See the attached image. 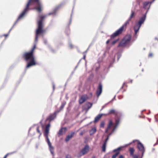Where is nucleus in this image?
Segmentation results:
<instances>
[{
  "label": "nucleus",
  "instance_id": "obj_50",
  "mask_svg": "<svg viewBox=\"0 0 158 158\" xmlns=\"http://www.w3.org/2000/svg\"><path fill=\"white\" fill-rule=\"evenodd\" d=\"M155 39H156V40H158L157 38H155Z\"/></svg>",
  "mask_w": 158,
  "mask_h": 158
},
{
  "label": "nucleus",
  "instance_id": "obj_14",
  "mask_svg": "<svg viewBox=\"0 0 158 158\" xmlns=\"http://www.w3.org/2000/svg\"><path fill=\"white\" fill-rule=\"evenodd\" d=\"M67 131V128L66 127H62L59 131L58 135L59 137L62 135Z\"/></svg>",
  "mask_w": 158,
  "mask_h": 158
},
{
  "label": "nucleus",
  "instance_id": "obj_29",
  "mask_svg": "<svg viewBox=\"0 0 158 158\" xmlns=\"http://www.w3.org/2000/svg\"><path fill=\"white\" fill-rule=\"evenodd\" d=\"M105 125V123L104 121H102L101 122L100 125V127L101 128H104Z\"/></svg>",
  "mask_w": 158,
  "mask_h": 158
},
{
  "label": "nucleus",
  "instance_id": "obj_12",
  "mask_svg": "<svg viewBox=\"0 0 158 158\" xmlns=\"http://www.w3.org/2000/svg\"><path fill=\"white\" fill-rule=\"evenodd\" d=\"M88 99V96L87 95H82L79 100V103L81 104L84 103Z\"/></svg>",
  "mask_w": 158,
  "mask_h": 158
},
{
  "label": "nucleus",
  "instance_id": "obj_51",
  "mask_svg": "<svg viewBox=\"0 0 158 158\" xmlns=\"http://www.w3.org/2000/svg\"><path fill=\"white\" fill-rule=\"evenodd\" d=\"M68 31H69V32H70V30H68Z\"/></svg>",
  "mask_w": 158,
  "mask_h": 158
},
{
  "label": "nucleus",
  "instance_id": "obj_25",
  "mask_svg": "<svg viewBox=\"0 0 158 158\" xmlns=\"http://www.w3.org/2000/svg\"><path fill=\"white\" fill-rule=\"evenodd\" d=\"M49 147V148L50 149V150L52 153V154H53L54 152V148L52 146L51 144L50 146L49 145H48Z\"/></svg>",
  "mask_w": 158,
  "mask_h": 158
},
{
  "label": "nucleus",
  "instance_id": "obj_16",
  "mask_svg": "<svg viewBox=\"0 0 158 158\" xmlns=\"http://www.w3.org/2000/svg\"><path fill=\"white\" fill-rule=\"evenodd\" d=\"M50 127V123L46 125L44 130V135H48Z\"/></svg>",
  "mask_w": 158,
  "mask_h": 158
},
{
  "label": "nucleus",
  "instance_id": "obj_23",
  "mask_svg": "<svg viewBox=\"0 0 158 158\" xmlns=\"http://www.w3.org/2000/svg\"><path fill=\"white\" fill-rule=\"evenodd\" d=\"M96 131V129L95 128H93L90 131V135H93L94 134Z\"/></svg>",
  "mask_w": 158,
  "mask_h": 158
},
{
  "label": "nucleus",
  "instance_id": "obj_37",
  "mask_svg": "<svg viewBox=\"0 0 158 158\" xmlns=\"http://www.w3.org/2000/svg\"><path fill=\"white\" fill-rule=\"evenodd\" d=\"M131 157H133V158H138V156L137 155H134V156H132Z\"/></svg>",
  "mask_w": 158,
  "mask_h": 158
},
{
  "label": "nucleus",
  "instance_id": "obj_38",
  "mask_svg": "<svg viewBox=\"0 0 158 158\" xmlns=\"http://www.w3.org/2000/svg\"><path fill=\"white\" fill-rule=\"evenodd\" d=\"M153 56V54L152 53H150L148 55V57H152Z\"/></svg>",
  "mask_w": 158,
  "mask_h": 158
},
{
  "label": "nucleus",
  "instance_id": "obj_19",
  "mask_svg": "<svg viewBox=\"0 0 158 158\" xmlns=\"http://www.w3.org/2000/svg\"><path fill=\"white\" fill-rule=\"evenodd\" d=\"M141 26L139 25L138 24L136 25L134 27V30L135 32V35L136 36H137V34L138 31Z\"/></svg>",
  "mask_w": 158,
  "mask_h": 158
},
{
  "label": "nucleus",
  "instance_id": "obj_17",
  "mask_svg": "<svg viewBox=\"0 0 158 158\" xmlns=\"http://www.w3.org/2000/svg\"><path fill=\"white\" fill-rule=\"evenodd\" d=\"M74 134L75 132H71L70 134H69L66 136L65 139V141L66 142L68 141L70 139H71L74 136Z\"/></svg>",
  "mask_w": 158,
  "mask_h": 158
},
{
  "label": "nucleus",
  "instance_id": "obj_10",
  "mask_svg": "<svg viewBox=\"0 0 158 158\" xmlns=\"http://www.w3.org/2000/svg\"><path fill=\"white\" fill-rule=\"evenodd\" d=\"M92 104L89 102H86L83 106V109L84 110H88L92 106Z\"/></svg>",
  "mask_w": 158,
  "mask_h": 158
},
{
  "label": "nucleus",
  "instance_id": "obj_33",
  "mask_svg": "<svg viewBox=\"0 0 158 158\" xmlns=\"http://www.w3.org/2000/svg\"><path fill=\"white\" fill-rule=\"evenodd\" d=\"M14 153H7L4 157L3 158H6L7 156L9 155L12 154Z\"/></svg>",
  "mask_w": 158,
  "mask_h": 158
},
{
  "label": "nucleus",
  "instance_id": "obj_28",
  "mask_svg": "<svg viewBox=\"0 0 158 158\" xmlns=\"http://www.w3.org/2000/svg\"><path fill=\"white\" fill-rule=\"evenodd\" d=\"M119 120L118 119H116V120H115V126L114 128H115V127L118 125L119 124ZM114 129L115 128L113 129V131H114Z\"/></svg>",
  "mask_w": 158,
  "mask_h": 158
},
{
  "label": "nucleus",
  "instance_id": "obj_36",
  "mask_svg": "<svg viewBox=\"0 0 158 158\" xmlns=\"http://www.w3.org/2000/svg\"><path fill=\"white\" fill-rule=\"evenodd\" d=\"M64 104H62L60 107V110L64 108Z\"/></svg>",
  "mask_w": 158,
  "mask_h": 158
},
{
  "label": "nucleus",
  "instance_id": "obj_47",
  "mask_svg": "<svg viewBox=\"0 0 158 158\" xmlns=\"http://www.w3.org/2000/svg\"><path fill=\"white\" fill-rule=\"evenodd\" d=\"M92 158H95V156H94L92 157Z\"/></svg>",
  "mask_w": 158,
  "mask_h": 158
},
{
  "label": "nucleus",
  "instance_id": "obj_48",
  "mask_svg": "<svg viewBox=\"0 0 158 158\" xmlns=\"http://www.w3.org/2000/svg\"><path fill=\"white\" fill-rule=\"evenodd\" d=\"M53 88L54 89V85H53Z\"/></svg>",
  "mask_w": 158,
  "mask_h": 158
},
{
  "label": "nucleus",
  "instance_id": "obj_4",
  "mask_svg": "<svg viewBox=\"0 0 158 158\" xmlns=\"http://www.w3.org/2000/svg\"><path fill=\"white\" fill-rule=\"evenodd\" d=\"M131 39V36L130 35H127L122 40L118 45V47H125L128 44Z\"/></svg>",
  "mask_w": 158,
  "mask_h": 158
},
{
  "label": "nucleus",
  "instance_id": "obj_27",
  "mask_svg": "<svg viewBox=\"0 0 158 158\" xmlns=\"http://www.w3.org/2000/svg\"><path fill=\"white\" fill-rule=\"evenodd\" d=\"M106 145V144H105V143H103L102 147V151L103 152H105Z\"/></svg>",
  "mask_w": 158,
  "mask_h": 158
},
{
  "label": "nucleus",
  "instance_id": "obj_18",
  "mask_svg": "<svg viewBox=\"0 0 158 158\" xmlns=\"http://www.w3.org/2000/svg\"><path fill=\"white\" fill-rule=\"evenodd\" d=\"M118 113V112L117 110L114 109H111L109 110L108 114H113L115 116H117Z\"/></svg>",
  "mask_w": 158,
  "mask_h": 158
},
{
  "label": "nucleus",
  "instance_id": "obj_1",
  "mask_svg": "<svg viewBox=\"0 0 158 158\" xmlns=\"http://www.w3.org/2000/svg\"><path fill=\"white\" fill-rule=\"evenodd\" d=\"M30 9L36 10L38 12L40 13L43 10V6L40 0H29L25 8L22 13L19 16L16 22L14 23L9 31V33L13 28L17 22L22 18L25 15L27 12Z\"/></svg>",
  "mask_w": 158,
  "mask_h": 158
},
{
  "label": "nucleus",
  "instance_id": "obj_11",
  "mask_svg": "<svg viewBox=\"0 0 158 158\" xmlns=\"http://www.w3.org/2000/svg\"><path fill=\"white\" fill-rule=\"evenodd\" d=\"M122 148V147L118 148L116 149H115L113 151L114 152H115V153L113 155L112 158H116L118 154L120 153V151Z\"/></svg>",
  "mask_w": 158,
  "mask_h": 158
},
{
  "label": "nucleus",
  "instance_id": "obj_53",
  "mask_svg": "<svg viewBox=\"0 0 158 158\" xmlns=\"http://www.w3.org/2000/svg\"><path fill=\"white\" fill-rule=\"evenodd\" d=\"M157 93L158 94V91L157 92Z\"/></svg>",
  "mask_w": 158,
  "mask_h": 158
},
{
  "label": "nucleus",
  "instance_id": "obj_22",
  "mask_svg": "<svg viewBox=\"0 0 158 158\" xmlns=\"http://www.w3.org/2000/svg\"><path fill=\"white\" fill-rule=\"evenodd\" d=\"M103 114H98L95 118L94 119V122H96L98 121L99 119L102 117L103 116Z\"/></svg>",
  "mask_w": 158,
  "mask_h": 158
},
{
  "label": "nucleus",
  "instance_id": "obj_9",
  "mask_svg": "<svg viewBox=\"0 0 158 158\" xmlns=\"http://www.w3.org/2000/svg\"><path fill=\"white\" fill-rule=\"evenodd\" d=\"M56 112H55L53 114L50 115L49 117L47 118L46 121L48 120L50 122L56 117Z\"/></svg>",
  "mask_w": 158,
  "mask_h": 158
},
{
  "label": "nucleus",
  "instance_id": "obj_24",
  "mask_svg": "<svg viewBox=\"0 0 158 158\" xmlns=\"http://www.w3.org/2000/svg\"><path fill=\"white\" fill-rule=\"evenodd\" d=\"M44 135L45 136V137L46 138V141L48 143V145H49L50 146L51 144V143H50V140H49V139L48 138V135Z\"/></svg>",
  "mask_w": 158,
  "mask_h": 158
},
{
  "label": "nucleus",
  "instance_id": "obj_40",
  "mask_svg": "<svg viewBox=\"0 0 158 158\" xmlns=\"http://www.w3.org/2000/svg\"><path fill=\"white\" fill-rule=\"evenodd\" d=\"M112 40V39H110V40H108L106 42V44H108L110 42V40Z\"/></svg>",
  "mask_w": 158,
  "mask_h": 158
},
{
  "label": "nucleus",
  "instance_id": "obj_32",
  "mask_svg": "<svg viewBox=\"0 0 158 158\" xmlns=\"http://www.w3.org/2000/svg\"><path fill=\"white\" fill-rule=\"evenodd\" d=\"M109 136H108L107 138L105 139V141H104V143H105V144H106L107 142L109 139Z\"/></svg>",
  "mask_w": 158,
  "mask_h": 158
},
{
  "label": "nucleus",
  "instance_id": "obj_8",
  "mask_svg": "<svg viewBox=\"0 0 158 158\" xmlns=\"http://www.w3.org/2000/svg\"><path fill=\"white\" fill-rule=\"evenodd\" d=\"M102 91V85L101 83L99 84L96 91V95L98 97L101 94Z\"/></svg>",
  "mask_w": 158,
  "mask_h": 158
},
{
  "label": "nucleus",
  "instance_id": "obj_20",
  "mask_svg": "<svg viewBox=\"0 0 158 158\" xmlns=\"http://www.w3.org/2000/svg\"><path fill=\"white\" fill-rule=\"evenodd\" d=\"M130 20H128L121 27L125 31L127 25L129 24Z\"/></svg>",
  "mask_w": 158,
  "mask_h": 158
},
{
  "label": "nucleus",
  "instance_id": "obj_45",
  "mask_svg": "<svg viewBox=\"0 0 158 158\" xmlns=\"http://www.w3.org/2000/svg\"><path fill=\"white\" fill-rule=\"evenodd\" d=\"M85 55H84V56H83V58L84 59H85Z\"/></svg>",
  "mask_w": 158,
  "mask_h": 158
},
{
  "label": "nucleus",
  "instance_id": "obj_43",
  "mask_svg": "<svg viewBox=\"0 0 158 158\" xmlns=\"http://www.w3.org/2000/svg\"><path fill=\"white\" fill-rule=\"evenodd\" d=\"M69 47L71 48H73V46L71 44L69 45Z\"/></svg>",
  "mask_w": 158,
  "mask_h": 158
},
{
  "label": "nucleus",
  "instance_id": "obj_31",
  "mask_svg": "<svg viewBox=\"0 0 158 158\" xmlns=\"http://www.w3.org/2000/svg\"><path fill=\"white\" fill-rule=\"evenodd\" d=\"M39 128L40 127H38L37 128V131L40 134V135H41V131L40 130Z\"/></svg>",
  "mask_w": 158,
  "mask_h": 158
},
{
  "label": "nucleus",
  "instance_id": "obj_35",
  "mask_svg": "<svg viewBox=\"0 0 158 158\" xmlns=\"http://www.w3.org/2000/svg\"><path fill=\"white\" fill-rule=\"evenodd\" d=\"M118 40H114V41H113V42L112 43V44H115L117 42Z\"/></svg>",
  "mask_w": 158,
  "mask_h": 158
},
{
  "label": "nucleus",
  "instance_id": "obj_46",
  "mask_svg": "<svg viewBox=\"0 0 158 158\" xmlns=\"http://www.w3.org/2000/svg\"><path fill=\"white\" fill-rule=\"evenodd\" d=\"M112 134V133H110L109 134V135L108 136H109H109L111 134Z\"/></svg>",
  "mask_w": 158,
  "mask_h": 158
},
{
  "label": "nucleus",
  "instance_id": "obj_5",
  "mask_svg": "<svg viewBox=\"0 0 158 158\" xmlns=\"http://www.w3.org/2000/svg\"><path fill=\"white\" fill-rule=\"evenodd\" d=\"M89 147L88 145H86L84 148H83L79 153V156L80 157L87 154L89 151Z\"/></svg>",
  "mask_w": 158,
  "mask_h": 158
},
{
  "label": "nucleus",
  "instance_id": "obj_7",
  "mask_svg": "<svg viewBox=\"0 0 158 158\" xmlns=\"http://www.w3.org/2000/svg\"><path fill=\"white\" fill-rule=\"evenodd\" d=\"M137 148L139 151L142 152V157L143 156L144 153L145 152V150L143 145L140 142L138 143L137 144Z\"/></svg>",
  "mask_w": 158,
  "mask_h": 158
},
{
  "label": "nucleus",
  "instance_id": "obj_42",
  "mask_svg": "<svg viewBox=\"0 0 158 158\" xmlns=\"http://www.w3.org/2000/svg\"><path fill=\"white\" fill-rule=\"evenodd\" d=\"M118 158H124V157L122 155H120L119 156Z\"/></svg>",
  "mask_w": 158,
  "mask_h": 158
},
{
  "label": "nucleus",
  "instance_id": "obj_15",
  "mask_svg": "<svg viewBox=\"0 0 158 158\" xmlns=\"http://www.w3.org/2000/svg\"><path fill=\"white\" fill-rule=\"evenodd\" d=\"M146 18V15H144L141 17L139 20L138 21L137 24L141 26V25L143 24L145 21Z\"/></svg>",
  "mask_w": 158,
  "mask_h": 158
},
{
  "label": "nucleus",
  "instance_id": "obj_44",
  "mask_svg": "<svg viewBox=\"0 0 158 158\" xmlns=\"http://www.w3.org/2000/svg\"><path fill=\"white\" fill-rule=\"evenodd\" d=\"M158 140H157V141H156V143H155V145L157 144H158Z\"/></svg>",
  "mask_w": 158,
  "mask_h": 158
},
{
  "label": "nucleus",
  "instance_id": "obj_26",
  "mask_svg": "<svg viewBox=\"0 0 158 158\" xmlns=\"http://www.w3.org/2000/svg\"><path fill=\"white\" fill-rule=\"evenodd\" d=\"M134 12L132 10L131 11V14L128 20L130 21L131 20V19H132V18L134 16Z\"/></svg>",
  "mask_w": 158,
  "mask_h": 158
},
{
  "label": "nucleus",
  "instance_id": "obj_3",
  "mask_svg": "<svg viewBox=\"0 0 158 158\" xmlns=\"http://www.w3.org/2000/svg\"><path fill=\"white\" fill-rule=\"evenodd\" d=\"M47 16V15H39V17L40 20L38 22V27L35 31V40L37 41L39 35L44 33L45 31L43 29V19Z\"/></svg>",
  "mask_w": 158,
  "mask_h": 158
},
{
  "label": "nucleus",
  "instance_id": "obj_39",
  "mask_svg": "<svg viewBox=\"0 0 158 158\" xmlns=\"http://www.w3.org/2000/svg\"><path fill=\"white\" fill-rule=\"evenodd\" d=\"M54 14V12H52V13H49L48 15H53Z\"/></svg>",
  "mask_w": 158,
  "mask_h": 158
},
{
  "label": "nucleus",
  "instance_id": "obj_13",
  "mask_svg": "<svg viewBox=\"0 0 158 158\" xmlns=\"http://www.w3.org/2000/svg\"><path fill=\"white\" fill-rule=\"evenodd\" d=\"M113 125V123L111 120H110L107 125V128H106L105 132L106 133H107L109 130L111 129V127Z\"/></svg>",
  "mask_w": 158,
  "mask_h": 158
},
{
  "label": "nucleus",
  "instance_id": "obj_34",
  "mask_svg": "<svg viewBox=\"0 0 158 158\" xmlns=\"http://www.w3.org/2000/svg\"><path fill=\"white\" fill-rule=\"evenodd\" d=\"M66 158H72L71 155L69 154H67L66 156Z\"/></svg>",
  "mask_w": 158,
  "mask_h": 158
},
{
  "label": "nucleus",
  "instance_id": "obj_30",
  "mask_svg": "<svg viewBox=\"0 0 158 158\" xmlns=\"http://www.w3.org/2000/svg\"><path fill=\"white\" fill-rule=\"evenodd\" d=\"M149 4V2H145L143 3V8H146V6H148Z\"/></svg>",
  "mask_w": 158,
  "mask_h": 158
},
{
  "label": "nucleus",
  "instance_id": "obj_21",
  "mask_svg": "<svg viewBox=\"0 0 158 158\" xmlns=\"http://www.w3.org/2000/svg\"><path fill=\"white\" fill-rule=\"evenodd\" d=\"M129 151L130 153V156H134V152L135 151V150L133 148H130L129 149Z\"/></svg>",
  "mask_w": 158,
  "mask_h": 158
},
{
  "label": "nucleus",
  "instance_id": "obj_41",
  "mask_svg": "<svg viewBox=\"0 0 158 158\" xmlns=\"http://www.w3.org/2000/svg\"><path fill=\"white\" fill-rule=\"evenodd\" d=\"M158 115V114L155 116V119H156V121H158V119H157V117H156Z\"/></svg>",
  "mask_w": 158,
  "mask_h": 158
},
{
  "label": "nucleus",
  "instance_id": "obj_6",
  "mask_svg": "<svg viewBox=\"0 0 158 158\" xmlns=\"http://www.w3.org/2000/svg\"><path fill=\"white\" fill-rule=\"evenodd\" d=\"M124 31V30L120 27L118 30H117L111 35V39H113L115 37L119 35L122 33L123 31Z\"/></svg>",
  "mask_w": 158,
  "mask_h": 158
},
{
  "label": "nucleus",
  "instance_id": "obj_2",
  "mask_svg": "<svg viewBox=\"0 0 158 158\" xmlns=\"http://www.w3.org/2000/svg\"><path fill=\"white\" fill-rule=\"evenodd\" d=\"M36 48V44H34L33 47L29 52H25L22 55V57L25 60H30L28 63L26 67L27 69H28L31 66L36 64L34 56V51Z\"/></svg>",
  "mask_w": 158,
  "mask_h": 158
},
{
  "label": "nucleus",
  "instance_id": "obj_49",
  "mask_svg": "<svg viewBox=\"0 0 158 158\" xmlns=\"http://www.w3.org/2000/svg\"><path fill=\"white\" fill-rule=\"evenodd\" d=\"M90 95H92V94L91 93H90Z\"/></svg>",
  "mask_w": 158,
  "mask_h": 158
},
{
  "label": "nucleus",
  "instance_id": "obj_52",
  "mask_svg": "<svg viewBox=\"0 0 158 158\" xmlns=\"http://www.w3.org/2000/svg\"><path fill=\"white\" fill-rule=\"evenodd\" d=\"M8 35H6V36H7Z\"/></svg>",
  "mask_w": 158,
  "mask_h": 158
}]
</instances>
